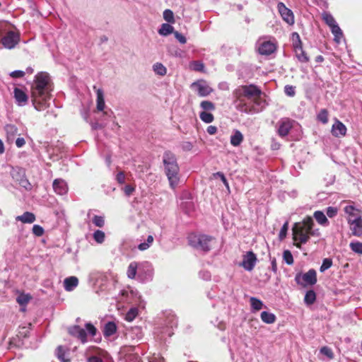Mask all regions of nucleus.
Here are the masks:
<instances>
[{"label": "nucleus", "mask_w": 362, "mask_h": 362, "mask_svg": "<svg viewBox=\"0 0 362 362\" xmlns=\"http://www.w3.org/2000/svg\"><path fill=\"white\" fill-rule=\"evenodd\" d=\"M256 262V255L252 251H249L244 256L242 265L246 270L251 271L253 269Z\"/></svg>", "instance_id": "nucleus-12"}, {"label": "nucleus", "mask_w": 362, "mask_h": 362, "mask_svg": "<svg viewBox=\"0 0 362 362\" xmlns=\"http://www.w3.org/2000/svg\"><path fill=\"white\" fill-rule=\"evenodd\" d=\"M332 265V260L329 258H325L322 261V264L320 268L321 272H324L327 269H329Z\"/></svg>", "instance_id": "nucleus-46"}, {"label": "nucleus", "mask_w": 362, "mask_h": 362, "mask_svg": "<svg viewBox=\"0 0 362 362\" xmlns=\"http://www.w3.org/2000/svg\"><path fill=\"white\" fill-rule=\"evenodd\" d=\"M57 358L62 362H69V359L65 358V351L62 346H59L57 349Z\"/></svg>", "instance_id": "nucleus-44"}, {"label": "nucleus", "mask_w": 362, "mask_h": 362, "mask_svg": "<svg viewBox=\"0 0 362 362\" xmlns=\"http://www.w3.org/2000/svg\"><path fill=\"white\" fill-rule=\"evenodd\" d=\"M153 240V237L151 235H149L146 240H144L143 243H140L137 245V248L141 251L146 250L152 245Z\"/></svg>", "instance_id": "nucleus-30"}, {"label": "nucleus", "mask_w": 362, "mask_h": 362, "mask_svg": "<svg viewBox=\"0 0 362 362\" xmlns=\"http://www.w3.org/2000/svg\"><path fill=\"white\" fill-rule=\"evenodd\" d=\"M352 235L360 237L362 235V218L349 223Z\"/></svg>", "instance_id": "nucleus-20"}, {"label": "nucleus", "mask_w": 362, "mask_h": 362, "mask_svg": "<svg viewBox=\"0 0 362 362\" xmlns=\"http://www.w3.org/2000/svg\"><path fill=\"white\" fill-rule=\"evenodd\" d=\"M275 49V45L269 41H267L261 44L259 47V52L262 55H269L272 54Z\"/></svg>", "instance_id": "nucleus-19"}, {"label": "nucleus", "mask_w": 362, "mask_h": 362, "mask_svg": "<svg viewBox=\"0 0 362 362\" xmlns=\"http://www.w3.org/2000/svg\"><path fill=\"white\" fill-rule=\"evenodd\" d=\"M15 143L18 148H21L25 145V141L24 138L18 137L16 139Z\"/></svg>", "instance_id": "nucleus-60"}, {"label": "nucleus", "mask_w": 362, "mask_h": 362, "mask_svg": "<svg viewBox=\"0 0 362 362\" xmlns=\"http://www.w3.org/2000/svg\"><path fill=\"white\" fill-rule=\"evenodd\" d=\"M200 107L203 111L205 112L214 111L216 109L214 103L209 100H204L201 102Z\"/></svg>", "instance_id": "nucleus-37"}, {"label": "nucleus", "mask_w": 362, "mask_h": 362, "mask_svg": "<svg viewBox=\"0 0 362 362\" xmlns=\"http://www.w3.org/2000/svg\"><path fill=\"white\" fill-rule=\"evenodd\" d=\"M92 223L95 226L98 228H103L105 226V216L103 215H94L91 218Z\"/></svg>", "instance_id": "nucleus-32"}, {"label": "nucleus", "mask_w": 362, "mask_h": 362, "mask_svg": "<svg viewBox=\"0 0 362 362\" xmlns=\"http://www.w3.org/2000/svg\"><path fill=\"white\" fill-rule=\"evenodd\" d=\"M190 88L200 97H206L214 91V89L204 80H198L193 82Z\"/></svg>", "instance_id": "nucleus-9"}, {"label": "nucleus", "mask_w": 362, "mask_h": 362, "mask_svg": "<svg viewBox=\"0 0 362 362\" xmlns=\"http://www.w3.org/2000/svg\"><path fill=\"white\" fill-rule=\"evenodd\" d=\"M204 68V66L202 63H200L199 62H195L194 63V69L197 71H203Z\"/></svg>", "instance_id": "nucleus-61"}, {"label": "nucleus", "mask_w": 362, "mask_h": 362, "mask_svg": "<svg viewBox=\"0 0 362 362\" xmlns=\"http://www.w3.org/2000/svg\"><path fill=\"white\" fill-rule=\"evenodd\" d=\"M298 284L303 286L314 285L317 282V274L315 269H311L308 272L300 274H298L295 278Z\"/></svg>", "instance_id": "nucleus-10"}, {"label": "nucleus", "mask_w": 362, "mask_h": 362, "mask_svg": "<svg viewBox=\"0 0 362 362\" xmlns=\"http://www.w3.org/2000/svg\"><path fill=\"white\" fill-rule=\"evenodd\" d=\"M317 118L323 124H326L328 122V112L327 110H321L317 115Z\"/></svg>", "instance_id": "nucleus-47"}, {"label": "nucleus", "mask_w": 362, "mask_h": 362, "mask_svg": "<svg viewBox=\"0 0 362 362\" xmlns=\"http://www.w3.org/2000/svg\"><path fill=\"white\" fill-rule=\"evenodd\" d=\"M117 331V326L114 322H108L105 325L103 334L105 337H110Z\"/></svg>", "instance_id": "nucleus-24"}, {"label": "nucleus", "mask_w": 362, "mask_h": 362, "mask_svg": "<svg viewBox=\"0 0 362 362\" xmlns=\"http://www.w3.org/2000/svg\"><path fill=\"white\" fill-rule=\"evenodd\" d=\"M291 40L293 49L303 47V43L298 33L294 32L292 33Z\"/></svg>", "instance_id": "nucleus-31"}, {"label": "nucleus", "mask_w": 362, "mask_h": 362, "mask_svg": "<svg viewBox=\"0 0 362 362\" xmlns=\"http://www.w3.org/2000/svg\"><path fill=\"white\" fill-rule=\"evenodd\" d=\"M314 221L310 216L306 217L301 222L296 223L292 228L293 240L297 242L295 245L300 247L301 244L306 243L310 236H320L319 229H313Z\"/></svg>", "instance_id": "nucleus-2"}, {"label": "nucleus", "mask_w": 362, "mask_h": 362, "mask_svg": "<svg viewBox=\"0 0 362 362\" xmlns=\"http://www.w3.org/2000/svg\"><path fill=\"white\" fill-rule=\"evenodd\" d=\"M20 35L13 30H10L6 33L1 39V42L3 47L8 49H12L20 42Z\"/></svg>", "instance_id": "nucleus-8"}, {"label": "nucleus", "mask_w": 362, "mask_h": 362, "mask_svg": "<svg viewBox=\"0 0 362 362\" xmlns=\"http://www.w3.org/2000/svg\"><path fill=\"white\" fill-rule=\"evenodd\" d=\"M78 284V279L76 276H69L64 280V287L66 291H73Z\"/></svg>", "instance_id": "nucleus-21"}, {"label": "nucleus", "mask_w": 362, "mask_h": 362, "mask_svg": "<svg viewBox=\"0 0 362 362\" xmlns=\"http://www.w3.org/2000/svg\"><path fill=\"white\" fill-rule=\"evenodd\" d=\"M25 71L21 70H16L10 73V76L14 78H19L23 77Z\"/></svg>", "instance_id": "nucleus-55"}, {"label": "nucleus", "mask_w": 362, "mask_h": 362, "mask_svg": "<svg viewBox=\"0 0 362 362\" xmlns=\"http://www.w3.org/2000/svg\"><path fill=\"white\" fill-rule=\"evenodd\" d=\"M320 353L327 356L329 359L334 358V354L332 349L327 346H323L320 349Z\"/></svg>", "instance_id": "nucleus-52"}, {"label": "nucleus", "mask_w": 362, "mask_h": 362, "mask_svg": "<svg viewBox=\"0 0 362 362\" xmlns=\"http://www.w3.org/2000/svg\"><path fill=\"white\" fill-rule=\"evenodd\" d=\"M284 91L287 95L291 96V97L294 96L296 94L295 87L293 86H289V85L286 86L284 88Z\"/></svg>", "instance_id": "nucleus-54"}, {"label": "nucleus", "mask_w": 362, "mask_h": 362, "mask_svg": "<svg viewBox=\"0 0 362 362\" xmlns=\"http://www.w3.org/2000/svg\"><path fill=\"white\" fill-rule=\"evenodd\" d=\"M138 315V310L136 308H131L125 315V320L128 322H132Z\"/></svg>", "instance_id": "nucleus-40"}, {"label": "nucleus", "mask_w": 362, "mask_h": 362, "mask_svg": "<svg viewBox=\"0 0 362 362\" xmlns=\"http://www.w3.org/2000/svg\"><path fill=\"white\" fill-rule=\"evenodd\" d=\"M349 245L352 251L356 253L362 255V243L358 241L351 242Z\"/></svg>", "instance_id": "nucleus-42"}, {"label": "nucleus", "mask_w": 362, "mask_h": 362, "mask_svg": "<svg viewBox=\"0 0 362 362\" xmlns=\"http://www.w3.org/2000/svg\"><path fill=\"white\" fill-rule=\"evenodd\" d=\"M116 180L119 184H124L125 182V175L123 172H119L116 175Z\"/></svg>", "instance_id": "nucleus-58"}, {"label": "nucleus", "mask_w": 362, "mask_h": 362, "mask_svg": "<svg viewBox=\"0 0 362 362\" xmlns=\"http://www.w3.org/2000/svg\"><path fill=\"white\" fill-rule=\"evenodd\" d=\"M292 128V121L288 118H284L279 122L278 134L281 136H286Z\"/></svg>", "instance_id": "nucleus-14"}, {"label": "nucleus", "mask_w": 362, "mask_h": 362, "mask_svg": "<svg viewBox=\"0 0 362 362\" xmlns=\"http://www.w3.org/2000/svg\"><path fill=\"white\" fill-rule=\"evenodd\" d=\"M250 302L252 310L255 311H258L263 307L262 301L257 298L251 297L250 298Z\"/></svg>", "instance_id": "nucleus-35"}, {"label": "nucleus", "mask_w": 362, "mask_h": 362, "mask_svg": "<svg viewBox=\"0 0 362 362\" xmlns=\"http://www.w3.org/2000/svg\"><path fill=\"white\" fill-rule=\"evenodd\" d=\"M330 28L332 30V34L334 35L336 39L337 38L339 39L340 37H342V31L340 29V28L339 27V25H337V23L336 25L332 26Z\"/></svg>", "instance_id": "nucleus-49"}, {"label": "nucleus", "mask_w": 362, "mask_h": 362, "mask_svg": "<svg viewBox=\"0 0 362 362\" xmlns=\"http://www.w3.org/2000/svg\"><path fill=\"white\" fill-rule=\"evenodd\" d=\"M323 19L330 28L337 24L334 18L329 13H325L323 15Z\"/></svg>", "instance_id": "nucleus-48"}, {"label": "nucleus", "mask_w": 362, "mask_h": 362, "mask_svg": "<svg viewBox=\"0 0 362 362\" xmlns=\"http://www.w3.org/2000/svg\"><path fill=\"white\" fill-rule=\"evenodd\" d=\"M163 18L169 23H175L174 13L170 9H166L163 11Z\"/></svg>", "instance_id": "nucleus-41"}, {"label": "nucleus", "mask_w": 362, "mask_h": 362, "mask_svg": "<svg viewBox=\"0 0 362 362\" xmlns=\"http://www.w3.org/2000/svg\"><path fill=\"white\" fill-rule=\"evenodd\" d=\"M49 75L47 72H39L35 77L31 88V98L35 108L41 111L47 107V101L51 97Z\"/></svg>", "instance_id": "nucleus-1"}, {"label": "nucleus", "mask_w": 362, "mask_h": 362, "mask_svg": "<svg viewBox=\"0 0 362 362\" xmlns=\"http://www.w3.org/2000/svg\"><path fill=\"white\" fill-rule=\"evenodd\" d=\"M315 300H316V294L314 291L310 290V291H308L305 293V298H304V302L308 305L313 304L314 302L315 301Z\"/></svg>", "instance_id": "nucleus-34"}, {"label": "nucleus", "mask_w": 362, "mask_h": 362, "mask_svg": "<svg viewBox=\"0 0 362 362\" xmlns=\"http://www.w3.org/2000/svg\"><path fill=\"white\" fill-rule=\"evenodd\" d=\"M173 32V27L168 23H163L160 28V35H168Z\"/></svg>", "instance_id": "nucleus-39"}, {"label": "nucleus", "mask_w": 362, "mask_h": 362, "mask_svg": "<svg viewBox=\"0 0 362 362\" xmlns=\"http://www.w3.org/2000/svg\"><path fill=\"white\" fill-rule=\"evenodd\" d=\"M30 298V296L28 294H21L17 297L16 300L20 305H26Z\"/></svg>", "instance_id": "nucleus-43"}, {"label": "nucleus", "mask_w": 362, "mask_h": 362, "mask_svg": "<svg viewBox=\"0 0 362 362\" xmlns=\"http://www.w3.org/2000/svg\"><path fill=\"white\" fill-rule=\"evenodd\" d=\"M105 99L103 91L101 89L97 90V109L103 111L105 108Z\"/></svg>", "instance_id": "nucleus-27"}, {"label": "nucleus", "mask_w": 362, "mask_h": 362, "mask_svg": "<svg viewBox=\"0 0 362 362\" xmlns=\"http://www.w3.org/2000/svg\"><path fill=\"white\" fill-rule=\"evenodd\" d=\"M52 186L54 192L59 195L66 194L68 192L67 184L62 179H55Z\"/></svg>", "instance_id": "nucleus-15"}, {"label": "nucleus", "mask_w": 362, "mask_h": 362, "mask_svg": "<svg viewBox=\"0 0 362 362\" xmlns=\"http://www.w3.org/2000/svg\"><path fill=\"white\" fill-rule=\"evenodd\" d=\"M199 117L205 123H211L214 119V117L211 113L205 111L200 112Z\"/></svg>", "instance_id": "nucleus-38"}, {"label": "nucleus", "mask_w": 362, "mask_h": 362, "mask_svg": "<svg viewBox=\"0 0 362 362\" xmlns=\"http://www.w3.org/2000/svg\"><path fill=\"white\" fill-rule=\"evenodd\" d=\"M93 240L98 244H102L105 239V234L103 230H96L93 233Z\"/></svg>", "instance_id": "nucleus-36"}, {"label": "nucleus", "mask_w": 362, "mask_h": 362, "mask_svg": "<svg viewBox=\"0 0 362 362\" xmlns=\"http://www.w3.org/2000/svg\"><path fill=\"white\" fill-rule=\"evenodd\" d=\"M175 38L182 44L186 43V38L184 35H182L181 33L178 32L174 33Z\"/></svg>", "instance_id": "nucleus-59"}, {"label": "nucleus", "mask_w": 362, "mask_h": 362, "mask_svg": "<svg viewBox=\"0 0 362 362\" xmlns=\"http://www.w3.org/2000/svg\"><path fill=\"white\" fill-rule=\"evenodd\" d=\"M88 362H104L102 358L98 356H90L88 359Z\"/></svg>", "instance_id": "nucleus-64"}, {"label": "nucleus", "mask_w": 362, "mask_h": 362, "mask_svg": "<svg viewBox=\"0 0 362 362\" xmlns=\"http://www.w3.org/2000/svg\"><path fill=\"white\" fill-rule=\"evenodd\" d=\"M6 135V139L8 143H13L16 136L18 134V128L12 124H7L4 127Z\"/></svg>", "instance_id": "nucleus-16"}, {"label": "nucleus", "mask_w": 362, "mask_h": 362, "mask_svg": "<svg viewBox=\"0 0 362 362\" xmlns=\"http://www.w3.org/2000/svg\"><path fill=\"white\" fill-rule=\"evenodd\" d=\"M137 267L138 265L136 262H132L129 264L127 272V276L129 279H132L135 278L137 272Z\"/></svg>", "instance_id": "nucleus-33"}, {"label": "nucleus", "mask_w": 362, "mask_h": 362, "mask_svg": "<svg viewBox=\"0 0 362 362\" xmlns=\"http://www.w3.org/2000/svg\"><path fill=\"white\" fill-rule=\"evenodd\" d=\"M69 334L78 339L83 344L88 342V336L94 337L98 334L97 328L91 323L86 322L85 329L79 325H73L68 328Z\"/></svg>", "instance_id": "nucleus-4"}, {"label": "nucleus", "mask_w": 362, "mask_h": 362, "mask_svg": "<svg viewBox=\"0 0 362 362\" xmlns=\"http://www.w3.org/2000/svg\"><path fill=\"white\" fill-rule=\"evenodd\" d=\"M314 217L316 219V221L322 226H327L329 223V221L325 215V214L321 211H317L314 213Z\"/></svg>", "instance_id": "nucleus-28"}, {"label": "nucleus", "mask_w": 362, "mask_h": 362, "mask_svg": "<svg viewBox=\"0 0 362 362\" xmlns=\"http://www.w3.org/2000/svg\"><path fill=\"white\" fill-rule=\"evenodd\" d=\"M206 132L210 135H214L217 132V127L215 126H209L207 127Z\"/></svg>", "instance_id": "nucleus-62"}, {"label": "nucleus", "mask_w": 362, "mask_h": 362, "mask_svg": "<svg viewBox=\"0 0 362 362\" xmlns=\"http://www.w3.org/2000/svg\"><path fill=\"white\" fill-rule=\"evenodd\" d=\"M296 57L298 59L299 62L302 63L308 62L310 59L305 52L303 50V47L298 48L294 49Z\"/></svg>", "instance_id": "nucleus-26"}, {"label": "nucleus", "mask_w": 362, "mask_h": 362, "mask_svg": "<svg viewBox=\"0 0 362 362\" xmlns=\"http://www.w3.org/2000/svg\"><path fill=\"white\" fill-rule=\"evenodd\" d=\"M344 211L348 215V223L361 218V211L353 205L346 206Z\"/></svg>", "instance_id": "nucleus-13"}, {"label": "nucleus", "mask_w": 362, "mask_h": 362, "mask_svg": "<svg viewBox=\"0 0 362 362\" xmlns=\"http://www.w3.org/2000/svg\"><path fill=\"white\" fill-rule=\"evenodd\" d=\"M346 132V128L345 125L339 120H337L335 123L332 125V133L336 136H344Z\"/></svg>", "instance_id": "nucleus-18"}, {"label": "nucleus", "mask_w": 362, "mask_h": 362, "mask_svg": "<svg viewBox=\"0 0 362 362\" xmlns=\"http://www.w3.org/2000/svg\"><path fill=\"white\" fill-rule=\"evenodd\" d=\"M14 98L16 101V103L20 106H23L26 104L28 97V95L19 88H15L14 91Z\"/></svg>", "instance_id": "nucleus-17"}, {"label": "nucleus", "mask_w": 362, "mask_h": 362, "mask_svg": "<svg viewBox=\"0 0 362 362\" xmlns=\"http://www.w3.org/2000/svg\"><path fill=\"white\" fill-rule=\"evenodd\" d=\"M213 240V237L204 234H190L188 237L189 245L204 252L211 250Z\"/></svg>", "instance_id": "nucleus-6"}, {"label": "nucleus", "mask_w": 362, "mask_h": 362, "mask_svg": "<svg viewBox=\"0 0 362 362\" xmlns=\"http://www.w3.org/2000/svg\"><path fill=\"white\" fill-rule=\"evenodd\" d=\"M278 9L281 17L288 24L293 25L294 23V16L291 10L286 7L281 2L278 4Z\"/></svg>", "instance_id": "nucleus-11"}, {"label": "nucleus", "mask_w": 362, "mask_h": 362, "mask_svg": "<svg viewBox=\"0 0 362 362\" xmlns=\"http://www.w3.org/2000/svg\"><path fill=\"white\" fill-rule=\"evenodd\" d=\"M134 190L135 188L130 185H127L123 188V191L127 197L130 196Z\"/></svg>", "instance_id": "nucleus-57"}, {"label": "nucleus", "mask_w": 362, "mask_h": 362, "mask_svg": "<svg viewBox=\"0 0 362 362\" xmlns=\"http://www.w3.org/2000/svg\"><path fill=\"white\" fill-rule=\"evenodd\" d=\"M13 180L18 182V185L25 188L26 190H30L32 189L31 184L25 177V170L22 168H13L11 172Z\"/></svg>", "instance_id": "nucleus-7"}, {"label": "nucleus", "mask_w": 362, "mask_h": 362, "mask_svg": "<svg viewBox=\"0 0 362 362\" xmlns=\"http://www.w3.org/2000/svg\"><path fill=\"white\" fill-rule=\"evenodd\" d=\"M163 163L170 186L172 189H175L180 181V168L175 155L170 151H165L163 156Z\"/></svg>", "instance_id": "nucleus-3"}, {"label": "nucleus", "mask_w": 362, "mask_h": 362, "mask_svg": "<svg viewBox=\"0 0 362 362\" xmlns=\"http://www.w3.org/2000/svg\"><path fill=\"white\" fill-rule=\"evenodd\" d=\"M165 317V325L167 327H170L173 328V327H176L177 322L176 317L171 312H168L164 313Z\"/></svg>", "instance_id": "nucleus-25"}, {"label": "nucleus", "mask_w": 362, "mask_h": 362, "mask_svg": "<svg viewBox=\"0 0 362 362\" xmlns=\"http://www.w3.org/2000/svg\"><path fill=\"white\" fill-rule=\"evenodd\" d=\"M235 94L240 103L243 102V97L252 100L254 104L258 106L261 105L263 103L260 98L261 90L254 85L243 86L236 90Z\"/></svg>", "instance_id": "nucleus-5"}, {"label": "nucleus", "mask_w": 362, "mask_h": 362, "mask_svg": "<svg viewBox=\"0 0 362 362\" xmlns=\"http://www.w3.org/2000/svg\"><path fill=\"white\" fill-rule=\"evenodd\" d=\"M240 110H241V111H245V112H252V111L259 112V109H256L255 107H252V108H250L248 110V107H247V105L245 104H243V106L242 107V108Z\"/></svg>", "instance_id": "nucleus-63"}, {"label": "nucleus", "mask_w": 362, "mask_h": 362, "mask_svg": "<svg viewBox=\"0 0 362 362\" xmlns=\"http://www.w3.org/2000/svg\"><path fill=\"white\" fill-rule=\"evenodd\" d=\"M288 221H286L283 225V226L281 227V230L279 232V240H282L286 238L287 231H288Z\"/></svg>", "instance_id": "nucleus-50"}, {"label": "nucleus", "mask_w": 362, "mask_h": 362, "mask_svg": "<svg viewBox=\"0 0 362 362\" xmlns=\"http://www.w3.org/2000/svg\"><path fill=\"white\" fill-rule=\"evenodd\" d=\"M262 320L267 324H272L276 321V316L271 313L263 311L261 313Z\"/></svg>", "instance_id": "nucleus-29"}, {"label": "nucleus", "mask_w": 362, "mask_h": 362, "mask_svg": "<svg viewBox=\"0 0 362 362\" xmlns=\"http://www.w3.org/2000/svg\"><path fill=\"white\" fill-rule=\"evenodd\" d=\"M283 259L288 265H291L293 264V257L291 252L289 250H285L284 252Z\"/></svg>", "instance_id": "nucleus-45"}, {"label": "nucleus", "mask_w": 362, "mask_h": 362, "mask_svg": "<svg viewBox=\"0 0 362 362\" xmlns=\"http://www.w3.org/2000/svg\"><path fill=\"white\" fill-rule=\"evenodd\" d=\"M213 176L214 177H219L221 179V181L223 182V185L226 187V188L229 190V185H228V182L225 177V175H223V173L221 172H217L216 173H214L213 174Z\"/></svg>", "instance_id": "nucleus-53"}, {"label": "nucleus", "mask_w": 362, "mask_h": 362, "mask_svg": "<svg viewBox=\"0 0 362 362\" xmlns=\"http://www.w3.org/2000/svg\"><path fill=\"white\" fill-rule=\"evenodd\" d=\"M33 233L37 237H40L44 234L45 230L44 228L40 226V225H34L33 226Z\"/></svg>", "instance_id": "nucleus-51"}, {"label": "nucleus", "mask_w": 362, "mask_h": 362, "mask_svg": "<svg viewBox=\"0 0 362 362\" xmlns=\"http://www.w3.org/2000/svg\"><path fill=\"white\" fill-rule=\"evenodd\" d=\"M326 213L329 218L334 217L337 214V209L336 207L329 206L327 209Z\"/></svg>", "instance_id": "nucleus-56"}, {"label": "nucleus", "mask_w": 362, "mask_h": 362, "mask_svg": "<svg viewBox=\"0 0 362 362\" xmlns=\"http://www.w3.org/2000/svg\"><path fill=\"white\" fill-rule=\"evenodd\" d=\"M243 135L239 130H234L233 134L230 136V144L233 146H238L243 141Z\"/></svg>", "instance_id": "nucleus-23"}, {"label": "nucleus", "mask_w": 362, "mask_h": 362, "mask_svg": "<svg viewBox=\"0 0 362 362\" xmlns=\"http://www.w3.org/2000/svg\"><path fill=\"white\" fill-rule=\"evenodd\" d=\"M35 215L29 211H25L22 215L16 217L17 221H21L23 223H32L35 222Z\"/></svg>", "instance_id": "nucleus-22"}]
</instances>
